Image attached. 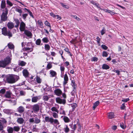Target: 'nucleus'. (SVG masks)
Instances as JSON below:
<instances>
[{"mask_svg":"<svg viewBox=\"0 0 133 133\" xmlns=\"http://www.w3.org/2000/svg\"><path fill=\"white\" fill-rule=\"evenodd\" d=\"M39 100L38 97V96H35L33 97L31 99V101L32 102H36Z\"/></svg>","mask_w":133,"mask_h":133,"instance_id":"nucleus-26","label":"nucleus"},{"mask_svg":"<svg viewBox=\"0 0 133 133\" xmlns=\"http://www.w3.org/2000/svg\"><path fill=\"white\" fill-rule=\"evenodd\" d=\"M52 116L53 117L55 118H58V115L57 114V113L55 112H54L52 113Z\"/></svg>","mask_w":133,"mask_h":133,"instance_id":"nucleus-38","label":"nucleus"},{"mask_svg":"<svg viewBox=\"0 0 133 133\" xmlns=\"http://www.w3.org/2000/svg\"><path fill=\"white\" fill-rule=\"evenodd\" d=\"M25 50H30V52H31L33 51V49L32 48H30L29 47H26L25 48Z\"/></svg>","mask_w":133,"mask_h":133,"instance_id":"nucleus-58","label":"nucleus"},{"mask_svg":"<svg viewBox=\"0 0 133 133\" xmlns=\"http://www.w3.org/2000/svg\"><path fill=\"white\" fill-rule=\"evenodd\" d=\"M14 20L16 24H19L20 22L19 20L18 19H14Z\"/></svg>","mask_w":133,"mask_h":133,"instance_id":"nucleus-52","label":"nucleus"},{"mask_svg":"<svg viewBox=\"0 0 133 133\" xmlns=\"http://www.w3.org/2000/svg\"><path fill=\"white\" fill-rule=\"evenodd\" d=\"M8 45L9 48L8 50V51L9 54L7 56L6 58H10L11 57H12V55L11 54V51L10 50V49L14 50V46L13 44L11 43H9Z\"/></svg>","mask_w":133,"mask_h":133,"instance_id":"nucleus-6","label":"nucleus"},{"mask_svg":"<svg viewBox=\"0 0 133 133\" xmlns=\"http://www.w3.org/2000/svg\"><path fill=\"white\" fill-rule=\"evenodd\" d=\"M42 41L44 43H47L49 42V40L47 37H44L42 39Z\"/></svg>","mask_w":133,"mask_h":133,"instance_id":"nucleus-33","label":"nucleus"},{"mask_svg":"<svg viewBox=\"0 0 133 133\" xmlns=\"http://www.w3.org/2000/svg\"><path fill=\"white\" fill-rule=\"evenodd\" d=\"M101 47L104 50H107L108 48L107 46L104 45H101Z\"/></svg>","mask_w":133,"mask_h":133,"instance_id":"nucleus-60","label":"nucleus"},{"mask_svg":"<svg viewBox=\"0 0 133 133\" xmlns=\"http://www.w3.org/2000/svg\"><path fill=\"white\" fill-rule=\"evenodd\" d=\"M11 93L10 91H8L6 92L4 96L6 98H10L11 97Z\"/></svg>","mask_w":133,"mask_h":133,"instance_id":"nucleus-24","label":"nucleus"},{"mask_svg":"<svg viewBox=\"0 0 133 133\" xmlns=\"http://www.w3.org/2000/svg\"><path fill=\"white\" fill-rule=\"evenodd\" d=\"M105 29L104 28L102 29V30L101 31V34L102 35H103L105 33Z\"/></svg>","mask_w":133,"mask_h":133,"instance_id":"nucleus-59","label":"nucleus"},{"mask_svg":"<svg viewBox=\"0 0 133 133\" xmlns=\"http://www.w3.org/2000/svg\"><path fill=\"white\" fill-rule=\"evenodd\" d=\"M6 7V3L5 0H2L1 2V7L2 9H4Z\"/></svg>","mask_w":133,"mask_h":133,"instance_id":"nucleus-27","label":"nucleus"},{"mask_svg":"<svg viewBox=\"0 0 133 133\" xmlns=\"http://www.w3.org/2000/svg\"><path fill=\"white\" fill-rule=\"evenodd\" d=\"M50 76L51 77L56 76L57 75L56 72L53 70H51L50 71Z\"/></svg>","mask_w":133,"mask_h":133,"instance_id":"nucleus-18","label":"nucleus"},{"mask_svg":"<svg viewBox=\"0 0 133 133\" xmlns=\"http://www.w3.org/2000/svg\"><path fill=\"white\" fill-rule=\"evenodd\" d=\"M8 14V10L7 9L5 8L1 15V19L2 21H5L7 20L8 19L7 15Z\"/></svg>","mask_w":133,"mask_h":133,"instance_id":"nucleus-4","label":"nucleus"},{"mask_svg":"<svg viewBox=\"0 0 133 133\" xmlns=\"http://www.w3.org/2000/svg\"><path fill=\"white\" fill-rule=\"evenodd\" d=\"M108 54L106 51H104L103 52L102 55L103 57H107L108 55Z\"/></svg>","mask_w":133,"mask_h":133,"instance_id":"nucleus-51","label":"nucleus"},{"mask_svg":"<svg viewBox=\"0 0 133 133\" xmlns=\"http://www.w3.org/2000/svg\"><path fill=\"white\" fill-rule=\"evenodd\" d=\"M120 126L123 129H124L126 128V126L124 124V123H120Z\"/></svg>","mask_w":133,"mask_h":133,"instance_id":"nucleus-49","label":"nucleus"},{"mask_svg":"<svg viewBox=\"0 0 133 133\" xmlns=\"http://www.w3.org/2000/svg\"><path fill=\"white\" fill-rule=\"evenodd\" d=\"M54 92L55 94L58 96H60L62 94V91L59 89H57L55 90Z\"/></svg>","mask_w":133,"mask_h":133,"instance_id":"nucleus-14","label":"nucleus"},{"mask_svg":"<svg viewBox=\"0 0 133 133\" xmlns=\"http://www.w3.org/2000/svg\"><path fill=\"white\" fill-rule=\"evenodd\" d=\"M11 59H4L0 61V67L5 68L11 62Z\"/></svg>","mask_w":133,"mask_h":133,"instance_id":"nucleus-3","label":"nucleus"},{"mask_svg":"<svg viewBox=\"0 0 133 133\" xmlns=\"http://www.w3.org/2000/svg\"><path fill=\"white\" fill-rule=\"evenodd\" d=\"M23 76L26 78H27L29 75V73L28 70L25 69H24L22 72Z\"/></svg>","mask_w":133,"mask_h":133,"instance_id":"nucleus-13","label":"nucleus"},{"mask_svg":"<svg viewBox=\"0 0 133 133\" xmlns=\"http://www.w3.org/2000/svg\"><path fill=\"white\" fill-rule=\"evenodd\" d=\"M64 78V81L63 82V84L64 85H65L67 83L69 80L68 77L66 74H65Z\"/></svg>","mask_w":133,"mask_h":133,"instance_id":"nucleus-11","label":"nucleus"},{"mask_svg":"<svg viewBox=\"0 0 133 133\" xmlns=\"http://www.w3.org/2000/svg\"><path fill=\"white\" fill-rule=\"evenodd\" d=\"M28 14H25L22 15V17L23 19L25 20V19L26 17L28 16Z\"/></svg>","mask_w":133,"mask_h":133,"instance_id":"nucleus-48","label":"nucleus"},{"mask_svg":"<svg viewBox=\"0 0 133 133\" xmlns=\"http://www.w3.org/2000/svg\"><path fill=\"white\" fill-rule=\"evenodd\" d=\"M64 50L66 52H67L68 54H69V55L70 56H71V54L70 53V51H69V49L66 48Z\"/></svg>","mask_w":133,"mask_h":133,"instance_id":"nucleus-56","label":"nucleus"},{"mask_svg":"<svg viewBox=\"0 0 133 133\" xmlns=\"http://www.w3.org/2000/svg\"><path fill=\"white\" fill-rule=\"evenodd\" d=\"M24 31L25 35L28 37H31L32 36V34L30 31L27 30H25Z\"/></svg>","mask_w":133,"mask_h":133,"instance_id":"nucleus-16","label":"nucleus"},{"mask_svg":"<svg viewBox=\"0 0 133 133\" xmlns=\"http://www.w3.org/2000/svg\"><path fill=\"white\" fill-rule=\"evenodd\" d=\"M70 106L72 108V111H74L75 109L77 106V105L76 103H74L70 105Z\"/></svg>","mask_w":133,"mask_h":133,"instance_id":"nucleus-34","label":"nucleus"},{"mask_svg":"<svg viewBox=\"0 0 133 133\" xmlns=\"http://www.w3.org/2000/svg\"><path fill=\"white\" fill-rule=\"evenodd\" d=\"M50 122L52 124H56L59 125V123L58 119H54L52 117H49V116H46L45 118L44 122Z\"/></svg>","mask_w":133,"mask_h":133,"instance_id":"nucleus-2","label":"nucleus"},{"mask_svg":"<svg viewBox=\"0 0 133 133\" xmlns=\"http://www.w3.org/2000/svg\"><path fill=\"white\" fill-rule=\"evenodd\" d=\"M60 4L61 6L64 8L67 9H68L69 8V7L68 5H64L63 3H61Z\"/></svg>","mask_w":133,"mask_h":133,"instance_id":"nucleus-43","label":"nucleus"},{"mask_svg":"<svg viewBox=\"0 0 133 133\" xmlns=\"http://www.w3.org/2000/svg\"><path fill=\"white\" fill-rule=\"evenodd\" d=\"M71 85L73 87V91H74V90H76L77 87L76 84L75 83L74 81L72 80L71 81Z\"/></svg>","mask_w":133,"mask_h":133,"instance_id":"nucleus-28","label":"nucleus"},{"mask_svg":"<svg viewBox=\"0 0 133 133\" xmlns=\"http://www.w3.org/2000/svg\"><path fill=\"white\" fill-rule=\"evenodd\" d=\"M71 17H72L76 19L77 21H79L80 20V19L78 17H77L76 15H71Z\"/></svg>","mask_w":133,"mask_h":133,"instance_id":"nucleus-44","label":"nucleus"},{"mask_svg":"<svg viewBox=\"0 0 133 133\" xmlns=\"http://www.w3.org/2000/svg\"><path fill=\"white\" fill-rule=\"evenodd\" d=\"M65 126V127L64 128V131L65 133H68L69 131L70 130L67 125H66Z\"/></svg>","mask_w":133,"mask_h":133,"instance_id":"nucleus-39","label":"nucleus"},{"mask_svg":"<svg viewBox=\"0 0 133 133\" xmlns=\"http://www.w3.org/2000/svg\"><path fill=\"white\" fill-rule=\"evenodd\" d=\"M25 24L23 21L21 22L19 27V29L21 31H24L25 30Z\"/></svg>","mask_w":133,"mask_h":133,"instance_id":"nucleus-8","label":"nucleus"},{"mask_svg":"<svg viewBox=\"0 0 133 133\" xmlns=\"http://www.w3.org/2000/svg\"><path fill=\"white\" fill-rule=\"evenodd\" d=\"M41 42V41L40 39H37L36 42V43L37 45H40Z\"/></svg>","mask_w":133,"mask_h":133,"instance_id":"nucleus-41","label":"nucleus"},{"mask_svg":"<svg viewBox=\"0 0 133 133\" xmlns=\"http://www.w3.org/2000/svg\"><path fill=\"white\" fill-rule=\"evenodd\" d=\"M37 22L40 25V26L41 27H42V26L43 25V24L42 21L41 20H39Z\"/></svg>","mask_w":133,"mask_h":133,"instance_id":"nucleus-55","label":"nucleus"},{"mask_svg":"<svg viewBox=\"0 0 133 133\" xmlns=\"http://www.w3.org/2000/svg\"><path fill=\"white\" fill-rule=\"evenodd\" d=\"M6 4L10 6H11L13 5V4L9 0L6 1Z\"/></svg>","mask_w":133,"mask_h":133,"instance_id":"nucleus-46","label":"nucleus"},{"mask_svg":"<svg viewBox=\"0 0 133 133\" xmlns=\"http://www.w3.org/2000/svg\"><path fill=\"white\" fill-rule=\"evenodd\" d=\"M7 26L9 29H12L14 27V24L12 22H9L7 24Z\"/></svg>","mask_w":133,"mask_h":133,"instance_id":"nucleus-17","label":"nucleus"},{"mask_svg":"<svg viewBox=\"0 0 133 133\" xmlns=\"http://www.w3.org/2000/svg\"><path fill=\"white\" fill-rule=\"evenodd\" d=\"M24 110L25 109L22 106H19L17 109V111L19 113L23 112L24 111Z\"/></svg>","mask_w":133,"mask_h":133,"instance_id":"nucleus-12","label":"nucleus"},{"mask_svg":"<svg viewBox=\"0 0 133 133\" xmlns=\"http://www.w3.org/2000/svg\"><path fill=\"white\" fill-rule=\"evenodd\" d=\"M4 112L8 115L12 114L14 113L13 111L12 110L6 109L4 110Z\"/></svg>","mask_w":133,"mask_h":133,"instance_id":"nucleus-15","label":"nucleus"},{"mask_svg":"<svg viewBox=\"0 0 133 133\" xmlns=\"http://www.w3.org/2000/svg\"><path fill=\"white\" fill-rule=\"evenodd\" d=\"M20 94L21 95L23 96L25 95V93L23 91H20Z\"/></svg>","mask_w":133,"mask_h":133,"instance_id":"nucleus-61","label":"nucleus"},{"mask_svg":"<svg viewBox=\"0 0 133 133\" xmlns=\"http://www.w3.org/2000/svg\"><path fill=\"white\" fill-rule=\"evenodd\" d=\"M45 25L47 26H49L50 28H51L50 24L47 21H46L45 22Z\"/></svg>","mask_w":133,"mask_h":133,"instance_id":"nucleus-53","label":"nucleus"},{"mask_svg":"<svg viewBox=\"0 0 133 133\" xmlns=\"http://www.w3.org/2000/svg\"><path fill=\"white\" fill-rule=\"evenodd\" d=\"M56 101L57 103L60 104H65L66 103V101L65 99H62L59 97L56 98Z\"/></svg>","mask_w":133,"mask_h":133,"instance_id":"nucleus-9","label":"nucleus"},{"mask_svg":"<svg viewBox=\"0 0 133 133\" xmlns=\"http://www.w3.org/2000/svg\"><path fill=\"white\" fill-rule=\"evenodd\" d=\"M5 92V90L4 88L1 89L0 90V93L2 94H4Z\"/></svg>","mask_w":133,"mask_h":133,"instance_id":"nucleus-50","label":"nucleus"},{"mask_svg":"<svg viewBox=\"0 0 133 133\" xmlns=\"http://www.w3.org/2000/svg\"><path fill=\"white\" fill-rule=\"evenodd\" d=\"M43 99L45 101H48L49 97L47 96H44L43 97Z\"/></svg>","mask_w":133,"mask_h":133,"instance_id":"nucleus-45","label":"nucleus"},{"mask_svg":"<svg viewBox=\"0 0 133 133\" xmlns=\"http://www.w3.org/2000/svg\"><path fill=\"white\" fill-rule=\"evenodd\" d=\"M102 68L103 69L107 70L110 68V67L107 64H104L102 65Z\"/></svg>","mask_w":133,"mask_h":133,"instance_id":"nucleus-22","label":"nucleus"},{"mask_svg":"<svg viewBox=\"0 0 133 133\" xmlns=\"http://www.w3.org/2000/svg\"><path fill=\"white\" fill-rule=\"evenodd\" d=\"M91 3L94 5H96V6L98 8H99L100 9L102 10L103 9L101 8L99 6V4H97L95 3L94 1H91Z\"/></svg>","mask_w":133,"mask_h":133,"instance_id":"nucleus-29","label":"nucleus"},{"mask_svg":"<svg viewBox=\"0 0 133 133\" xmlns=\"http://www.w3.org/2000/svg\"><path fill=\"white\" fill-rule=\"evenodd\" d=\"M17 121L18 123L22 124H23L24 123V120L22 118H18Z\"/></svg>","mask_w":133,"mask_h":133,"instance_id":"nucleus-20","label":"nucleus"},{"mask_svg":"<svg viewBox=\"0 0 133 133\" xmlns=\"http://www.w3.org/2000/svg\"><path fill=\"white\" fill-rule=\"evenodd\" d=\"M26 64V63L23 61H19L18 62V65L21 66H24Z\"/></svg>","mask_w":133,"mask_h":133,"instance_id":"nucleus-32","label":"nucleus"},{"mask_svg":"<svg viewBox=\"0 0 133 133\" xmlns=\"http://www.w3.org/2000/svg\"><path fill=\"white\" fill-rule=\"evenodd\" d=\"M13 128L14 131L15 132H18L19 131L20 129V127L18 126H14Z\"/></svg>","mask_w":133,"mask_h":133,"instance_id":"nucleus-25","label":"nucleus"},{"mask_svg":"<svg viewBox=\"0 0 133 133\" xmlns=\"http://www.w3.org/2000/svg\"><path fill=\"white\" fill-rule=\"evenodd\" d=\"M44 48L45 50L48 51L50 50V46L48 44H45Z\"/></svg>","mask_w":133,"mask_h":133,"instance_id":"nucleus-35","label":"nucleus"},{"mask_svg":"<svg viewBox=\"0 0 133 133\" xmlns=\"http://www.w3.org/2000/svg\"><path fill=\"white\" fill-rule=\"evenodd\" d=\"M129 100V98H124L122 100V101L123 102H127Z\"/></svg>","mask_w":133,"mask_h":133,"instance_id":"nucleus-57","label":"nucleus"},{"mask_svg":"<svg viewBox=\"0 0 133 133\" xmlns=\"http://www.w3.org/2000/svg\"><path fill=\"white\" fill-rule=\"evenodd\" d=\"M36 80L37 82L38 83H40L41 82V79L38 76H37Z\"/></svg>","mask_w":133,"mask_h":133,"instance_id":"nucleus-42","label":"nucleus"},{"mask_svg":"<svg viewBox=\"0 0 133 133\" xmlns=\"http://www.w3.org/2000/svg\"><path fill=\"white\" fill-rule=\"evenodd\" d=\"M51 109L52 111H55L57 112V113H58L57 109L55 107H52Z\"/></svg>","mask_w":133,"mask_h":133,"instance_id":"nucleus-36","label":"nucleus"},{"mask_svg":"<svg viewBox=\"0 0 133 133\" xmlns=\"http://www.w3.org/2000/svg\"><path fill=\"white\" fill-rule=\"evenodd\" d=\"M9 101L10 102V103H12V105H15L16 104V99L9 100Z\"/></svg>","mask_w":133,"mask_h":133,"instance_id":"nucleus-31","label":"nucleus"},{"mask_svg":"<svg viewBox=\"0 0 133 133\" xmlns=\"http://www.w3.org/2000/svg\"><path fill=\"white\" fill-rule=\"evenodd\" d=\"M102 10L106 12H108V13H110L111 15H114L116 13L113 12V11H111L110 10H108L106 9H102Z\"/></svg>","mask_w":133,"mask_h":133,"instance_id":"nucleus-21","label":"nucleus"},{"mask_svg":"<svg viewBox=\"0 0 133 133\" xmlns=\"http://www.w3.org/2000/svg\"><path fill=\"white\" fill-rule=\"evenodd\" d=\"M6 121L4 118H2L1 119H0V122L3 125L5 124L6 123Z\"/></svg>","mask_w":133,"mask_h":133,"instance_id":"nucleus-37","label":"nucleus"},{"mask_svg":"<svg viewBox=\"0 0 133 133\" xmlns=\"http://www.w3.org/2000/svg\"><path fill=\"white\" fill-rule=\"evenodd\" d=\"M125 104L124 103H123V104H122L121 107V109L122 110H123L125 109Z\"/></svg>","mask_w":133,"mask_h":133,"instance_id":"nucleus-64","label":"nucleus"},{"mask_svg":"<svg viewBox=\"0 0 133 133\" xmlns=\"http://www.w3.org/2000/svg\"><path fill=\"white\" fill-rule=\"evenodd\" d=\"M29 121L30 123H34L35 120L34 118H31L29 119Z\"/></svg>","mask_w":133,"mask_h":133,"instance_id":"nucleus-54","label":"nucleus"},{"mask_svg":"<svg viewBox=\"0 0 133 133\" xmlns=\"http://www.w3.org/2000/svg\"><path fill=\"white\" fill-rule=\"evenodd\" d=\"M2 34L5 36H8L9 38L12 37V35L11 32L9 30L7 31V28L4 27L2 29Z\"/></svg>","mask_w":133,"mask_h":133,"instance_id":"nucleus-5","label":"nucleus"},{"mask_svg":"<svg viewBox=\"0 0 133 133\" xmlns=\"http://www.w3.org/2000/svg\"><path fill=\"white\" fill-rule=\"evenodd\" d=\"M6 81L8 83L12 84L16 82L19 79V77L15 75H9L6 77Z\"/></svg>","mask_w":133,"mask_h":133,"instance_id":"nucleus-1","label":"nucleus"},{"mask_svg":"<svg viewBox=\"0 0 133 133\" xmlns=\"http://www.w3.org/2000/svg\"><path fill=\"white\" fill-rule=\"evenodd\" d=\"M15 11L18 12L20 14H21L22 12V11L21 10V9H19L17 8L15 9Z\"/></svg>","mask_w":133,"mask_h":133,"instance_id":"nucleus-47","label":"nucleus"},{"mask_svg":"<svg viewBox=\"0 0 133 133\" xmlns=\"http://www.w3.org/2000/svg\"><path fill=\"white\" fill-rule=\"evenodd\" d=\"M41 122L40 119L37 117H35V123L36 124H38Z\"/></svg>","mask_w":133,"mask_h":133,"instance_id":"nucleus-40","label":"nucleus"},{"mask_svg":"<svg viewBox=\"0 0 133 133\" xmlns=\"http://www.w3.org/2000/svg\"><path fill=\"white\" fill-rule=\"evenodd\" d=\"M7 131L8 133H13L14 131L13 128L10 127H7Z\"/></svg>","mask_w":133,"mask_h":133,"instance_id":"nucleus-19","label":"nucleus"},{"mask_svg":"<svg viewBox=\"0 0 133 133\" xmlns=\"http://www.w3.org/2000/svg\"><path fill=\"white\" fill-rule=\"evenodd\" d=\"M4 128L3 125L0 122V131H2Z\"/></svg>","mask_w":133,"mask_h":133,"instance_id":"nucleus-63","label":"nucleus"},{"mask_svg":"<svg viewBox=\"0 0 133 133\" xmlns=\"http://www.w3.org/2000/svg\"><path fill=\"white\" fill-rule=\"evenodd\" d=\"M40 103L34 105L33 106L32 109L35 112H37L39 110Z\"/></svg>","mask_w":133,"mask_h":133,"instance_id":"nucleus-7","label":"nucleus"},{"mask_svg":"<svg viewBox=\"0 0 133 133\" xmlns=\"http://www.w3.org/2000/svg\"><path fill=\"white\" fill-rule=\"evenodd\" d=\"M63 117V119L65 123H68L70 121V119L66 116H62L61 118Z\"/></svg>","mask_w":133,"mask_h":133,"instance_id":"nucleus-10","label":"nucleus"},{"mask_svg":"<svg viewBox=\"0 0 133 133\" xmlns=\"http://www.w3.org/2000/svg\"><path fill=\"white\" fill-rule=\"evenodd\" d=\"M52 67V65L50 63H48L47 66V68L48 69H50Z\"/></svg>","mask_w":133,"mask_h":133,"instance_id":"nucleus-62","label":"nucleus"},{"mask_svg":"<svg viewBox=\"0 0 133 133\" xmlns=\"http://www.w3.org/2000/svg\"><path fill=\"white\" fill-rule=\"evenodd\" d=\"M108 117L109 118L111 119L114 118V114L113 112H110L108 113Z\"/></svg>","mask_w":133,"mask_h":133,"instance_id":"nucleus-23","label":"nucleus"},{"mask_svg":"<svg viewBox=\"0 0 133 133\" xmlns=\"http://www.w3.org/2000/svg\"><path fill=\"white\" fill-rule=\"evenodd\" d=\"M99 103H100L99 101H98L95 102L94 103V105L93 107V108L94 110L97 107V106L99 104Z\"/></svg>","mask_w":133,"mask_h":133,"instance_id":"nucleus-30","label":"nucleus"}]
</instances>
